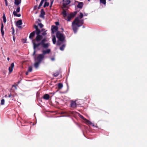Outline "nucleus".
Returning <instances> with one entry per match:
<instances>
[{
	"mask_svg": "<svg viewBox=\"0 0 147 147\" xmlns=\"http://www.w3.org/2000/svg\"><path fill=\"white\" fill-rule=\"evenodd\" d=\"M83 21L84 20H83L79 19V18L77 17L76 18L75 20L72 22V28L75 33H76L77 32L78 30V28L75 25L78 27L80 26L83 24Z\"/></svg>",
	"mask_w": 147,
	"mask_h": 147,
	"instance_id": "nucleus-1",
	"label": "nucleus"
},
{
	"mask_svg": "<svg viewBox=\"0 0 147 147\" xmlns=\"http://www.w3.org/2000/svg\"><path fill=\"white\" fill-rule=\"evenodd\" d=\"M46 41V39L44 38L41 40L40 43L36 44L34 42V49H35L36 47H38L40 45H41L42 47L43 48L45 49L49 47L50 45L49 43H45Z\"/></svg>",
	"mask_w": 147,
	"mask_h": 147,
	"instance_id": "nucleus-2",
	"label": "nucleus"
},
{
	"mask_svg": "<svg viewBox=\"0 0 147 147\" xmlns=\"http://www.w3.org/2000/svg\"><path fill=\"white\" fill-rule=\"evenodd\" d=\"M56 36L57 37L58 39L57 43V45H60L61 44V42L65 41V36L63 34L61 33L59 31H58L57 32Z\"/></svg>",
	"mask_w": 147,
	"mask_h": 147,
	"instance_id": "nucleus-3",
	"label": "nucleus"
},
{
	"mask_svg": "<svg viewBox=\"0 0 147 147\" xmlns=\"http://www.w3.org/2000/svg\"><path fill=\"white\" fill-rule=\"evenodd\" d=\"M44 58V56L43 55L40 54L38 55L36 58L35 57L34 58V61L41 63Z\"/></svg>",
	"mask_w": 147,
	"mask_h": 147,
	"instance_id": "nucleus-4",
	"label": "nucleus"
},
{
	"mask_svg": "<svg viewBox=\"0 0 147 147\" xmlns=\"http://www.w3.org/2000/svg\"><path fill=\"white\" fill-rule=\"evenodd\" d=\"M42 36L40 35H37L36 38L34 40H32V42L34 45V42L36 43V42H38L42 39Z\"/></svg>",
	"mask_w": 147,
	"mask_h": 147,
	"instance_id": "nucleus-5",
	"label": "nucleus"
},
{
	"mask_svg": "<svg viewBox=\"0 0 147 147\" xmlns=\"http://www.w3.org/2000/svg\"><path fill=\"white\" fill-rule=\"evenodd\" d=\"M76 13V12L74 13H71L67 16V21H69L75 16Z\"/></svg>",
	"mask_w": 147,
	"mask_h": 147,
	"instance_id": "nucleus-6",
	"label": "nucleus"
},
{
	"mask_svg": "<svg viewBox=\"0 0 147 147\" xmlns=\"http://www.w3.org/2000/svg\"><path fill=\"white\" fill-rule=\"evenodd\" d=\"M20 7H18L16 9V11H14L13 12V14L14 16L18 17H20L21 16V14H17L16 12H19L20 11Z\"/></svg>",
	"mask_w": 147,
	"mask_h": 147,
	"instance_id": "nucleus-7",
	"label": "nucleus"
},
{
	"mask_svg": "<svg viewBox=\"0 0 147 147\" xmlns=\"http://www.w3.org/2000/svg\"><path fill=\"white\" fill-rule=\"evenodd\" d=\"M22 24V22L21 20H19L17 21L16 23V25L17 26L20 28H22L21 25Z\"/></svg>",
	"mask_w": 147,
	"mask_h": 147,
	"instance_id": "nucleus-8",
	"label": "nucleus"
},
{
	"mask_svg": "<svg viewBox=\"0 0 147 147\" xmlns=\"http://www.w3.org/2000/svg\"><path fill=\"white\" fill-rule=\"evenodd\" d=\"M51 51V49H48L46 50H43L42 51V54L44 56L45 54L49 53Z\"/></svg>",
	"mask_w": 147,
	"mask_h": 147,
	"instance_id": "nucleus-9",
	"label": "nucleus"
},
{
	"mask_svg": "<svg viewBox=\"0 0 147 147\" xmlns=\"http://www.w3.org/2000/svg\"><path fill=\"white\" fill-rule=\"evenodd\" d=\"M58 28L57 26H53L51 28L52 33L54 34L55 32H56L58 30Z\"/></svg>",
	"mask_w": 147,
	"mask_h": 147,
	"instance_id": "nucleus-10",
	"label": "nucleus"
},
{
	"mask_svg": "<svg viewBox=\"0 0 147 147\" xmlns=\"http://www.w3.org/2000/svg\"><path fill=\"white\" fill-rule=\"evenodd\" d=\"M14 67V64L13 63H12L11 64L10 66L9 67V74H10L11 73Z\"/></svg>",
	"mask_w": 147,
	"mask_h": 147,
	"instance_id": "nucleus-11",
	"label": "nucleus"
},
{
	"mask_svg": "<svg viewBox=\"0 0 147 147\" xmlns=\"http://www.w3.org/2000/svg\"><path fill=\"white\" fill-rule=\"evenodd\" d=\"M63 4L64 6H65L69 4L70 1L69 0H63Z\"/></svg>",
	"mask_w": 147,
	"mask_h": 147,
	"instance_id": "nucleus-12",
	"label": "nucleus"
},
{
	"mask_svg": "<svg viewBox=\"0 0 147 147\" xmlns=\"http://www.w3.org/2000/svg\"><path fill=\"white\" fill-rule=\"evenodd\" d=\"M35 63H34V66L35 68L37 69L40 63L37 61H35Z\"/></svg>",
	"mask_w": 147,
	"mask_h": 147,
	"instance_id": "nucleus-13",
	"label": "nucleus"
},
{
	"mask_svg": "<svg viewBox=\"0 0 147 147\" xmlns=\"http://www.w3.org/2000/svg\"><path fill=\"white\" fill-rule=\"evenodd\" d=\"M45 12L43 9H42L41 11L40 14V17L41 18H43L44 17V15L45 14Z\"/></svg>",
	"mask_w": 147,
	"mask_h": 147,
	"instance_id": "nucleus-14",
	"label": "nucleus"
},
{
	"mask_svg": "<svg viewBox=\"0 0 147 147\" xmlns=\"http://www.w3.org/2000/svg\"><path fill=\"white\" fill-rule=\"evenodd\" d=\"M71 105L72 107L73 108L76 107V102L74 101H72L71 103Z\"/></svg>",
	"mask_w": 147,
	"mask_h": 147,
	"instance_id": "nucleus-15",
	"label": "nucleus"
},
{
	"mask_svg": "<svg viewBox=\"0 0 147 147\" xmlns=\"http://www.w3.org/2000/svg\"><path fill=\"white\" fill-rule=\"evenodd\" d=\"M14 3L16 5H18L20 4L21 2V0H14Z\"/></svg>",
	"mask_w": 147,
	"mask_h": 147,
	"instance_id": "nucleus-16",
	"label": "nucleus"
},
{
	"mask_svg": "<svg viewBox=\"0 0 147 147\" xmlns=\"http://www.w3.org/2000/svg\"><path fill=\"white\" fill-rule=\"evenodd\" d=\"M35 34V32L34 31L32 32L30 34L29 36V38L30 39H32L33 37L34 36Z\"/></svg>",
	"mask_w": 147,
	"mask_h": 147,
	"instance_id": "nucleus-17",
	"label": "nucleus"
},
{
	"mask_svg": "<svg viewBox=\"0 0 147 147\" xmlns=\"http://www.w3.org/2000/svg\"><path fill=\"white\" fill-rule=\"evenodd\" d=\"M3 27H4V26H3V23H2L1 26V34L2 35V36H3L4 34V32L3 30Z\"/></svg>",
	"mask_w": 147,
	"mask_h": 147,
	"instance_id": "nucleus-18",
	"label": "nucleus"
},
{
	"mask_svg": "<svg viewBox=\"0 0 147 147\" xmlns=\"http://www.w3.org/2000/svg\"><path fill=\"white\" fill-rule=\"evenodd\" d=\"M49 94H45L43 96V98L44 99L46 100H48L49 99Z\"/></svg>",
	"mask_w": 147,
	"mask_h": 147,
	"instance_id": "nucleus-19",
	"label": "nucleus"
},
{
	"mask_svg": "<svg viewBox=\"0 0 147 147\" xmlns=\"http://www.w3.org/2000/svg\"><path fill=\"white\" fill-rule=\"evenodd\" d=\"M83 5V3L82 2L79 3L77 5V7L80 8H82Z\"/></svg>",
	"mask_w": 147,
	"mask_h": 147,
	"instance_id": "nucleus-20",
	"label": "nucleus"
},
{
	"mask_svg": "<svg viewBox=\"0 0 147 147\" xmlns=\"http://www.w3.org/2000/svg\"><path fill=\"white\" fill-rule=\"evenodd\" d=\"M52 41L54 44H55L56 42L55 37L54 35L52 36Z\"/></svg>",
	"mask_w": 147,
	"mask_h": 147,
	"instance_id": "nucleus-21",
	"label": "nucleus"
},
{
	"mask_svg": "<svg viewBox=\"0 0 147 147\" xmlns=\"http://www.w3.org/2000/svg\"><path fill=\"white\" fill-rule=\"evenodd\" d=\"M62 13L63 16L64 18H65L67 16V14L66 12V11L65 10H63Z\"/></svg>",
	"mask_w": 147,
	"mask_h": 147,
	"instance_id": "nucleus-22",
	"label": "nucleus"
},
{
	"mask_svg": "<svg viewBox=\"0 0 147 147\" xmlns=\"http://www.w3.org/2000/svg\"><path fill=\"white\" fill-rule=\"evenodd\" d=\"M45 29H43L42 30H41L42 32H43L42 33V34L43 36H45L47 34V33L46 32L47 30L45 31Z\"/></svg>",
	"mask_w": 147,
	"mask_h": 147,
	"instance_id": "nucleus-23",
	"label": "nucleus"
},
{
	"mask_svg": "<svg viewBox=\"0 0 147 147\" xmlns=\"http://www.w3.org/2000/svg\"><path fill=\"white\" fill-rule=\"evenodd\" d=\"M58 88L59 89H61L63 87V85L62 84L59 83L58 84Z\"/></svg>",
	"mask_w": 147,
	"mask_h": 147,
	"instance_id": "nucleus-24",
	"label": "nucleus"
},
{
	"mask_svg": "<svg viewBox=\"0 0 147 147\" xmlns=\"http://www.w3.org/2000/svg\"><path fill=\"white\" fill-rule=\"evenodd\" d=\"M3 22L5 23L6 22V19L4 13H3Z\"/></svg>",
	"mask_w": 147,
	"mask_h": 147,
	"instance_id": "nucleus-25",
	"label": "nucleus"
},
{
	"mask_svg": "<svg viewBox=\"0 0 147 147\" xmlns=\"http://www.w3.org/2000/svg\"><path fill=\"white\" fill-rule=\"evenodd\" d=\"M40 30L38 29L36 30V34L37 35H40Z\"/></svg>",
	"mask_w": 147,
	"mask_h": 147,
	"instance_id": "nucleus-26",
	"label": "nucleus"
},
{
	"mask_svg": "<svg viewBox=\"0 0 147 147\" xmlns=\"http://www.w3.org/2000/svg\"><path fill=\"white\" fill-rule=\"evenodd\" d=\"M65 47V44L63 45L60 48V50L61 51H63L64 49V48Z\"/></svg>",
	"mask_w": 147,
	"mask_h": 147,
	"instance_id": "nucleus-27",
	"label": "nucleus"
},
{
	"mask_svg": "<svg viewBox=\"0 0 147 147\" xmlns=\"http://www.w3.org/2000/svg\"><path fill=\"white\" fill-rule=\"evenodd\" d=\"M59 74V72H57L56 73L53 74V76L54 77H57V76Z\"/></svg>",
	"mask_w": 147,
	"mask_h": 147,
	"instance_id": "nucleus-28",
	"label": "nucleus"
},
{
	"mask_svg": "<svg viewBox=\"0 0 147 147\" xmlns=\"http://www.w3.org/2000/svg\"><path fill=\"white\" fill-rule=\"evenodd\" d=\"M85 121L87 123L90 124H92V123L89 121L87 120L86 119H84Z\"/></svg>",
	"mask_w": 147,
	"mask_h": 147,
	"instance_id": "nucleus-29",
	"label": "nucleus"
},
{
	"mask_svg": "<svg viewBox=\"0 0 147 147\" xmlns=\"http://www.w3.org/2000/svg\"><path fill=\"white\" fill-rule=\"evenodd\" d=\"M49 5V3H48V2H45V4H44V5L43 7H45L46 6H48Z\"/></svg>",
	"mask_w": 147,
	"mask_h": 147,
	"instance_id": "nucleus-30",
	"label": "nucleus"
},
{
	"mask_svg": "<svg viewBox=\"0 0 147 147\" xmlns=\"http://www.w3.org/2000/svg\"><path fill=\"white\" fill-rule=\"evenodd\" d=\"M100 3H102L104 5L106 4L105 0H100Z\"/></svg>",
	"mask_w": 147,
	"mask_h": 147,
	"instance_id": "nucleus-31",
	"label": "nucleus"
},
{
	"mask_svg": "<svg viewBox=\"0 0 147 147\" xmlns=\"http://www.w3.org/2000/svg\"><path fill=\"white\" fill-rule=\"evenodd\" d=\"M83 16V13H82L81 12L80 13V15L79 16V17L78 18H79V19L80 18V19H81L82 18Z\"/></svg>",
	"mask_w": 147,
	"mask_h": 147,
	"instance_id": "nucleus-32",
	"label": "nucleus"
},
{
	"mask_svg": "<svg viewBox=\"0 0 147 147\" xmlns=\"http://www.w3.org/2000/svg\"><path fill=\"white\" fill-rule=\"evenodd\" d=\"M32 70V66H29L28 67V72H31Z\"/></svg>",
	"mask_w": 147,
	"mask_h": 147,
	"instance_id": "nucleus-33",
	"label": "nucleus"
},
{
	"mask_svg": "<svg viewBox=\"0 0 147 147\" xmlns=\"http://www.w3.org/2000/svg\"><path fill=\"white\" fill-rule=\"evenodd\" d=\"M5 103V100L4 99H2L1 101V105H3Z\"/></svg>",
	"mask_w": 147,
	"mask_h": 147,
	"instance_id": "nucleus-34",
	"label": "nucleus"
},
{
	"mask_svg": "<svg viewBox=\"0 0 147 147\" xmlns=\"http://www.w3.org/2000/svg\"><path fill=\"white\" fill-rule=\"evenodd\" d=\"M45 0H41V1L40 4V7H41L42 5Z\"/></svg>",
	"mask_w": 147,
	"mask_h": 147,
	"instance_id": "nucleus-35",
	"label": "nucleus"
},
{
	"mask_svg": "<svg viewBox=\"0 0 147 147\" xmlns=\"http://www.w3.org/2000/svg\"><path fill=\"white\" fill-rule=\"evenodd\" d=\"M38 25L40 28H42L43 26V25L41 23H38Z\"/></svg>",
	"mask_w": 147,
	"mask_h": 147,
	"instance_id": "nucleus-36",
	"label": "nucleus"
},
{
	"mask_svg": "<svg viewBox=\"0 0 147 147\" xmlns=\"http://www.w3.org/2000/svg\"><path fill=\"white\" fill-rule=\"evenodd\" d=\"M5 5L6 6H7L8 5L7 2V0H5Z\"/></svg>",
	"mask_w": 147,
	"mask_h": 147,
	"instance_id": "nucleus-37",
	"label": "nucleus"
},
{
	"mask_svg": "<svg viewBox=\"0 0 147 147\" xmlns=\"http://www.w3.org/2000/svg\"><path fill=\"white\" fill-rule=\"evenodd\" d=\"M34 27L36 29V30L38 29V27L36 25H34Z\"/></svg>",
	"mask_w": 147,
	"mask_h": 147,
	"instance_id": "nucleus-38",
	"label": "nucleus"
},
{
	"mask_svg": "<svg viewBox=\"0 0 147 147\" xmlns=\"http://www.w3.org/2000/svg\"><path fill=\"white\" fill-rule=\"evenodd\" d=\"M80 117L81 118H82V119H83L84 120H85L84 119L85 118L83 116L80 115Z\"/></svg>",
	"mask_w": 147,
	"mask_h": 147,
	"instance_id": "nucleus-39",
	"label": "nucleus"
},
{
	"mask_svg": "<svg viewBox=\"0 0 147 147\" xmlns=\"http://www.w3.org/2000/svg\"><path fill=\"white\" fill-rule=\"evenodd\" d=\"M51 60L52 61H54V60H55V58H53H53H51Z\"/></svg>",
	"mask_w": 147,
	"mask_h": 147,
	"instance_id": "nucleus-40",
	"label": "nucleus"
},
{
	"mask_svg": "<svg viewBox=\"0 0 147 147\" xmlns=\"http://www.w3.org/2000/svg\"><path fill=\"white\" fill-rule=\"evenodd\" d=\"M37 7V6L36 5V6H34V9L35 10L36 9Z\"/></svg>",
	"mask_w": 147,
	"mask_h": 147,
	"instance_id": "nucleus-41",
	"label": "nucleus"
},
{
	"mask_svg": "<svg viewBox=\"0 0 147 147\" xmlns=\"http://www.w3.org/2000/svg\"><path fill=\"white\" fill-rule=\"evenodd\" d=\"M55 24H56V25H59V22H55Z\"/></svg>",
	"mask_w": 147,
	"mask_h": 147,
	"instance_id": "nucleus-42",
	"label": "nucleus"
},
{
	"mask_svg": "<svg viewBox=\"0 0 147 147\" xmlns=\"http://www.w3.org/2000/svg\"><path fill=\"white\" fill-rule=\"evenodd\" d=\"M34 52L33 53V55H35V53H36V51L35 50V49H34Z\"/></svg>",
	"mask_w": 147,
	"mask_h": 147,
	"instance_id": "nucleus-43",
	"label": "nucleus"
},
{
	"mask_svg": "<svg viewBox=\"0 0 147 147\" xmlns=\"http://www.w3.org/2000/svg\"><path fill=\"white\" fill-rule=\"evenodd\" d=\"M53 3V1H51V6H52Z\"/></svg>",
	"mask_w": 147,
	"mask_h": 147,
	"instance_id": "nucleus-44",
	"label": "nucleus"
},
{
	"mask_svg": "<svg viewBox=\"0 0 147 147\" xmlns=\"http://www.w3.org/2000/svg\"><path fill=\"white\" fill-rule=\"evenodd\" d=\"M12 28L13 29V33H14V28Z\"/></svg>",
	"mask_w": 147,
	"mask_h": 147,
	"instance_id": "nucleus-45",
	"label": "nucleus"
},
{
	"mask_svg": "<svg viewBox=\"0 0 147 147\" xmlns=\"http://www.w3.org/2000/svg\"><path fill=\"white\" fill-rule=\"evenodd\" d=\"M13 87H14L16 89V86H15V85H13Z\"/></svg>",
	"mask_w": 147,
	"mask_h": 147,
	"instance_id": "nucleus-46",
	"label": "nucleus"
},
{
	"mask_svg": "<svg viewBox=\"0 0 147 147\" xmlns=\"http://www.w3.org/2000/svg\"><path fill=\"white\" fill-rule=\"evenodd\" d=\"M11 94H10L9 95V97H11Z\"/></svg>",
	"mask_w": 147,
	"mask_h": 147,
	"instance_id": "nucleus-47",
	"label": "nucleus"
},
{
	"mask_svg": "<svg viewBox=\"0 0 147 147\" xmlns=\"http://www.w3.org/2000/svg\"><path fill=\"white\" fill-rule=\"evenodd\" d=\"M26 74V75H28V72H27Z\"/></svg>",
	"mask_w": 147,
	"mask_h": 147,
	"instance_id": "nucleus-48",
	"label": "nucleus"
},
{
	"mask_svg": "<svg viewBox=\"0 0 147 147\" xmlns=\"http://www.w3.org/2000/svg\"><path fill=\"white\" fill-rule=\"evenodd\" d=\"M7 59L8 61H9V57H8L7 58Z\"/></svg>",
	"mask_w": 147,
	"mask_h": 147,
	"instance_id": "nucleus-49",
	"label": "nucleus"
},
{
	"mask_svg": "<svg viewBox=\"0 0 147 147\" xmlns=\"http://www.w3.org/2000/svg\"><path fill=\"white\" fill-rule=\"evenodd\" d=\"M40 5H39V7H38V9H40Z\"/></svg>",
	"mask_w": 147,
	"mask_h": 147,
	"instance_id": "nucleus-50",
	"label": "nucleus"
},
{
	"mask_svg": "<svg viewBox=\"0 0 147 147\" xmlns=\"http://www.w3.org/2000/svg\"><path fill=\"white\" fill-rule=\"evenodd\" d=\"M61 30H63V28H61Z\"/></svg>",
	"mask_w": 147,
	"mask_h": 147,
	"instance_id": "nucleus-51",
	"label": "nucleus"
},
{
	"mask_svg": "<svg viewBox=\"0 0 147 147\" xmlns=\"http://www.w3.org/2000/svg\"><path fill=\"white\" fill-rule=\"evenodd\" d=\"M38 20L40 22V20L39 19H38Z\"/></svg>",
	"mask_w": 147,
	"mask_h": 147,
	"instance_id": "nucleus-52",
	"label": "nucleus"
},
{
	"mask_svg": "<svg viewBox=\"0 0 147 147\" xmlns=\"http://www.w3.org/2000/svg\"><path fill=\"white\" fill-rule=\"evenodd\" d=\"M36 1H38V0H36Z\"/></svg>",
	"mask_w": 147,
	"mask_h": 147,
	"instance_id": "nucleus-53",
	"label": "nucleus"
},
{
	"mask_svg": "<svg viewBox=\"0 0 147 147\" xmlns=\"http://www.w3.org/2000/svg\"><path fill=\"white\" fill-rule=\"evenodd\" d=\"M15 39H13V40L14 41Z\"/></svg>",
	"mask_w": 147,
	"mask_h": 147,
	"instance_id": "nucleus-54",
	"label": "nucleus"
},
{
	"mask_svg": "<svg viewBox=\"0 0 147 147\" xmlns=\"http://www.w3.org/2000/svg\"><path fill=\"white\" fill-rule=\"evenodd\" d=\"M15 39H13V40L14 41Z\"/></svg>",
	"mask_w": 147,
	"mask_h": 147,
	"instance_id": "nucleus-55",
	"label": "nucleus"
},
{
	"mask_svg": "<svg viewBox=\"0 0 147 147\" xmlns=\"http://www.w3.org/2000/svg\"><path fill=\"white\" fill-rule=\"evenodd\" d=\"M52 6H51V5H50V7H51Z\"/></svg>",
	"mask_w": 147,
	"mask_h": 147,
	"instance_id": "nucleus-56",
	"label": "nucleus"
},
{
	"mask_svg": "<svg viewBox=\"0 0 147 147\" xmlns=\"http://www.w3.org/2000/svg\"><path fill=\"white\" fill-rule=\"evenodd\" d=\"M90 0H88V1H90Z\"/></svg>",
	"mask_w": 147,
	"mask_h": 147,
	"instance_id": "nucleus-57",
	"label": "nucleus"
}]
</instances>
